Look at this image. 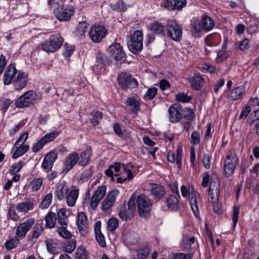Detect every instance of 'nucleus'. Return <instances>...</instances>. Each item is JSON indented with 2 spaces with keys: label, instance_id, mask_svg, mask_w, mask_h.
<instances>
[{
  "label": "nucleus",
  "instance_id": "obj_1",
  "mask_svg": "<svg viewBox=\"0 0 259 259\" xmlns=\"http://www.w3.org/2000/svg\"><path fill=\"white\" fill-rule=\"evenodd\" d=\"M4 83L9 85L13 82L16 90L20 91L24 88L28 82V75L18 71L14 65L8 66L3 76Z\"/></svg>",
  "mask_w": 259,
  "mask_h": 259
},
{
  "label": "nucleus",
  "instance_id": "obj_2",
  "mask_svg": "<svg viewBox=\"0 0 259 259\" xmlns=\"http://www.w3.org/2000/svg\"><path fill=\"white\" fill-rule=\"evenodd\" d=\"M61 0H49L48 5L51 10L53 11L56 17L60 21H67L74 14V9L71 6L62 5Z\"/></svg>",
  "mask_w": 259,
  "mask_h": 259
},
{
  "label": "nucleus",
  "instance_id": "obj_3",
  "mask_svg": "<svg viewBox=\"0 0 259 259\" xmlns=\"http://www.w3.org/2000/svg\"><path fill=\"white\" fill-rule=\"evenodd\" d=\"M138 213L140 217L148 218L151 213L153 201L144 195H139L136 199Z\"/></svg>",
  "mask_w": 259,
  "mask_h": 259
},
{
  "label": "nucleus",
  "instance_id": "obj_4",
  "mask_svg": "<svg viewBox=\"0 0 259 259\" xmlns=\"http://www.w3.org/2000/svg\"><path fill=\"white\" fill-rule=\"evenodd\" d=\"M143 32L136 30L127 37V45L129 50L134 54L140 52L143 49Z\"/></svg>",
  "mask_w": 259,
  "mask_h": 259
},
{
  "label": "nucleus",
  "instance_id": "obj_5",
  "mask_svg": "<svg viewBox=\"0 0 259 259\" xmlns=\"http://www.w3.org/2000/svg\"><path fill=\"white\" fill-rule=\"evenodd\" d=\"M39 99V96L33 91L30 90L24 93L16 100L15 105L20 108L30 107Z\"/></svg>",
  "mask_w": 259,
  "mask_h": 259
},
{
  "label": "nucleus",
  "instance_id": "obj_6",
  "mask_svg": "<svg viewBox=\"0 0 259 259\" xmlns=\"http://www.w3.org/2000/svg\"><path fill=\"white\" fill-rule=\"evenodd\" d=\"M63 40L60 34L51 35L48 40L41 44V49L47 52H54L61 47Z\"/></svg>",
  "mask_w": 259,
  "mask_h": 259
},
{
  "label": "nucleus",
  "instance_id": "obj_7",
  "mask_svg": "<svg viewBox=\"0 0 259 259\" xmlns=\"http://www.w3.org/2000/svg\"><path fill=\"white\" fill-rule=\"evenodd\" d=\"M118 83L121 88L126 91L128 89H134L137 87L138 83L135 78L127 72L123 71L117 76Z\"/></svg>",
  "mask_w": 259,
  "mask_h": 259
},
{
  "label": "nucleus",
  "instance_id": "obj_8",
  "mask_svg": "<svg viewBox=\"0 0 259 259\" xmlns=\"http://www.w3.org/2000/svg\"><path fill=\"white\" fill-rule=\"evenodd\" d=\"M239 162V158L234 153L228 154L224 161V171L226 177L232 175Z\"/></svg>",
  "mask_w": 259,
  "mask_h": 259
},
{
  "label": "nucleus",
  "instance_id": "obj_9",
  "mask_svg": "<svg viewBox=\"0 0 259 259\" xmlns=\"http://www.w3.org/2000/svg\"><path fill=\"white\" fill-rule=\"evenodd\" d=\"M167 35L176 41L180 40L182 35V28L175 21H168L166 25Z\"/></svg>",
  "mask_w": 259,
  "mask_h": 259
},
{
  "label": "nucleus",
  "instance_id": "obj_10",
  "mask_svg": "<svg viewBox=\"0 0 259 259\" xmlns=\"http://www.w3.org/2000/svg\"><path fill=\"white\" fill-rule=\"evenodd\" d=\"M106 34L107 30L104 26L96 25L92 26L89 32L90 37L94 42H99L101 41Z\"/></svg>",
  "mask_w": 259,
  "mask_h": 259
},
{
  "label": "nucleus",
  "instance_id": "obj_11",
  "mask_svg": "<svg viewBox=\"0 0 259 259\" xmlns=\"http://www.w3.org/2000/svg\"><path fill=\"white\" fill-rule=\"evenodd\" d=\"M109 51L110 56L116 61H119L121 63L126 61V55L119 44L115 43L111 45L109 47Z\"/></svg>",
  "mask_w": 259,
  "mask_h": 259
},
{
  "label": "nucleus",
  "instance_id": "obj_12",
  "mask_svg": "<svg viewBox=\"0 0 259 259\" xmlns=\"http://www.w3.org/2000/svg\"><path fill=\"white\" fill-rule=\"evenodd\" d=\"M34 222L35 220L34 218H30L27 219L17 227L16 230V235L19 237V238L23 239L25 238L27 232L34 225Z\"/></svg>",
  "mask_w": 259,
  "mask_h": 259
},
{
  "label": "nucleus",
  "instance_id": "obj_13",
  "mask_svg": "<svg viewBox=\"0 0 259 259\" xmlns=\"http://www.w3.org/2000/svg\"><path fill=\"white\" fill-rule=\"evenodd\" d=\"M106 192V187L101 186L98 187L95 191L90 201V207L93 210H95L100 201L105 196Z\"/></svg>",
  "mask_w": 259,
  "mask_h": 259
},
{
  "label": "nucleus",
  "instance_id": "obj_14",
  "mask_svg": "<svg viewBox=\"0 0 259 259\" xmlns=\"http://www.w3.org/2000/svg\"><path fill=\"white\" fill-rule=\"evenodd\" d=\"M183 109L179 104H174L168 109L169 121L171 122H178L180 121L183 117Z\"/></svg>",
  "mask_w": 259,
  "mask_h": 259
},
{
  "label": "nucleus",
  "instance_id": "obj_15",
  "mask_svg": "<svg viewBox=\"0 0 259 259\" xmlns=\"http://www.w3.org/2000/svg\"><path fill=\"white\" fill-rule=\"evenodd\" d=\"M189 200L190 201L191 208L195 214L198 217L199 215V205L201 204V197L199 193L192 190L190 192L189 190V194L188 195Z\"/></svg>",
  "mask_w": 259,
  "mask_h": 259
},
{
  "label": "nucleus",
  "instance_id": "obj_16",
  "mask_svg": "<svg viewBox=\"0 0 259 259\" xmlns=\"http://www.w3.org/2000/svg\"><path fill=\"white\" fill-rule=\"evenodd\" d=\"M148 191L150 192V195L157 200L162 198L165 193L163 187L156 183L149 184Z\"/></svg>",
  "mask_w": 259,
  "mask_h": 259
},
{
  "label": "nucleus",
  "instance_id": "obj_17",
  "mask_svg": "<svg viewBox=\"0 0 259 259\" xmlns=\"http://www.w3.org/2000/svg\"><path fill=\"white\" fill-rule=\"evenodd\" d=\"M119 194V191L114 189L111 191L102 202L101 209L103 211H107L112 207L115 202L116 196Z\"/></svg>",
  "mask_w": 259,
  "mask_h": 259
},
{
  "label": "nucleus",
  "instance_id": "obj_18",
  "mask_svg": "<svg viewBox=\"0 0 259 259\" xmlns=\"http://www.w3.org/2000/svg\"><path fill=\"white\" fill-rule=\"evenodd\" d=\"M57 156L55 153L50 152L45 156L41 167L46 172L51 170Z\"/></svg>",
  "mask_w": 259,
  "mask_h": 259
},
{
  "label": "nucleus",
  "instance_id": "obj_19",
  "mask_svg": "<svg viewBox=\"0 0 259 259\" xmlns=\"http://www.w3.org/2000/svg\"><path fill=\"white\" fill-rule=\"evenodd\" d=\"M220 189V181L218 178L216 177L215 179H211L209 188V194L211 195V199L218 200Z\"/></svg>",
  "mask_w": 259,
  "mask_h": 259
},
{
  "label": "nucleus",
  "instance_id": "obj_20",
  "mask_svg": "<svg viewBox=\"0 0 259 259\" xmlns=\"http://www.w3.org/2000/svg\"><path fill=\"white\" fill-rule=\"evenodd\" d=\"M79 159V155L76 153H72L65 159L64 164V171L68 172L75 165Z\"/></svg>",
  "mask_w": 259,
  "mask_h": 259
},
{
  "label": "nucleus",
  "instance_id": "obj_21",
  "mask_svg": "<svg viewBox=\"0 0 259 259\" xmlns=\"http://www.w3.org/2000/svg\"><path fill=\"white\" fill-rule=\"evenodd\" d=\"M101 221H98L95 223V233L97 241L99 244L102 247L106 246V243L105 240L104 236L101 232Z\"/></svg>",
  "mask_w": 259,
  "mask_h": 259
},
{
  "label": "nucleus",
  "instance_id": "obj_22",
  "mask_svg": "<svg viewBox=\"0 0 259 259\" xmlns=\"http://www.w3.org/2000/svg\"><path fill=\"white\" fill-rule=\"evenodd\" d=\"M43 223L41 222L39 223L37 222L32 228L29 236V240L31 241H34L36 240L44 231V228L43 227Z\"/></svg>",
  "mask_w": 259,
  "mask_h": 259
},
{
  "label": "nucleus",
  "instance_id": "obj_23",
  "mask_svg": "<svg viewBox=\"0 0 259 259\" xmlns=\"http://www.w3.org/2000/svg\"><path fill=\"white\" fill-rule=\"evenodd\" d=\"M29 149V146L27 144H20L16 145L14 144V147L12 149L13 150L15 149V151L12 155V158L16 159L25 153H26Z\"/></svg>",
  "mask_w": 259,
  "mask_h": 259
},
{
  "label": "nucleus",
  "instance_id": "obj_24",
  "mask_svg": "<svg viewBox=\"0 0 259 259\" xmlns=\"http://www.w3.org/2000/svg\"><path fill=\"white\" fill-rule=\"evenodd\" d=\"M79 190L74 187L71 188L66 195V202L68 206L72 207L74 205L78 197Z\"/></svg>",
  "mask_w": 259,
  "mask_h": 259
},
{
  "label": "nucleus",
  "instance_id": "obj_25",
  "mask_svg": "<svg viewBox=\"0 0 259 259\" xmlns=\"http://www.w3.org/2000/svg\"><path fill=\"white\" fill-rule=\"evenodd\" d=\"M186 4V0H167L166 2V7L170 10H181Z\"/></svg>",
  "mask_w": 259,
  "mask_h": 259
},
{
  "label": "nucleus",
  "instance_id": "obj_26",
  "mask_svg": "<svg viewBox=\"0 0 259 259\" xmlns=\"http://www.w3.org/2000/svg\"><path fill=\"white\" fill-rule=\"evenodd\" d=\"M200 22L203 29L206 31L211 30L215 25L214 20L206 14H204L201 16Z\"/></svg>",
  "mask_w": 259,
  "mask_h": 259
},
{
  "label": "nucleus",
  "instance_id": "obj_27",
  "mask_svg": "<svg viewBox=\"0 0 259 259\" xmlns=\"http://www.w3.org/2000/svg\"><path fill=\"white\" fill-rule=\"evenodd\" d=\"M245 92V88L243 85H240L233 88L228 94L227 97L233 100H236L240 98Z\"/></svg>",
  "mask_w": 259,
  "mask_h": 259
},
{
  "label": "nucleus",
  "instance_id": "obj_28",
  "mask_svg": "<svg viewBox=\"0 0 259 259\" xmlns=\"http://www.w3.org/2000/svg\"><path fill=\"white\" fill-rule=\"evenodd\" d=\"M167 206L171 210L177 211L180 209V205L178 198L174 195H169L166 199Z\"/></svg>",
  "mask_w": 259,
  "mask_h": 259
},
{
  "label": "nucleus",
  "instance_id": "obj_29",
  "mask_svg": "<svg viewBox=\"0 0 259 259\" xmlns=\"http://www.w3.org/2000/svg\"><path fill=\"white\" fill-rule=\"evenodd\" d=\"M71 188H69L65 183L60 184L57 188L56 196L59 200H62L64 198L65 195L67 194Z\"/></svg>",
  "mask_w": 259,
  "mask_h": 259
},
{
  "label": "nucleus",
  "instance_id": "obj_30",
  "mask_svg": "<svg viewBox=\"0 0 259 259\" xmlns=\"http://www.w3.org/2000/svg\"><path fill=\"white\" fill-rule=\"evenodd\" d=\"M110 166L112 167V170H113V172L115 171L117 172L120 171V169H122L123 171L126 175L127 176V178L129 180L132 179L133 178V174L131 170L127 168L126 165L124 164H121L120 163H116L114 165H111Z\"/></svg>",
  "mask_w": 259,
  "mask_h": 259
},
{
  "label": "nucleus",
  "instance_id": "obj_31",
  "mask_svg": "<svg viewBox=\"0 0 259 259\" xmlns=\"http://www.w3.org/2000/svg\"><path fill=\"white\" fill-rule=\"evenodd\" d=\"M126 104L130 107L131 110L133 113L136 114L137 112L140 110V103L133 97L127 98Z\"/></svg>",
  "mask_w": 259,
  "mask_h": 259
},
{
  "label": "nucleus",
  "instance_id": "obj_32",
  "mask_svg": "<svg viewBox=\"0 0 259 259\" xmlns=\"http://www.w3.org/2000/svg\"><path fill=\"white\" fill-rule=\"evenodd\" d=\"M191 31L195 37H199L201 35V30L203 29L200 21H194L191 23Z\"/></svg>",
  "mask_w": 259,
  "mask_h": 259
},
{
  "label": "nucleus",
  "instance_id": "obj_33",
  "mask_svg": "<svg viewBox=\"0 0 259 259\" xmlns=\"http://www.w3.org/2000/svg\"><path fill=\"white\" fill-rule=\"evenodd\" d=\"M195 241V238L194 237H190L188 235H184L181 244V247L183 250L187 251L189 250L191 247V245L194 243Z\"/></svg>",
  "mask_w": 259,
  "mask_h": 259
},
{
  "label": "nucleus",
  "instance_id": "obj_34",
  "mask_svg": "<svg viewBox=\"0 0 259 259\" xmlns=\"http://www.w3.org/2000/svg\"><path fill=\"white\" fill-rule=\"evenodd\" d=\"M204 81V78L199 74H195L190 80V83L192 88L198 90L202 87Z\"/></svg>",
  "mask_w": 259,
  "mask_h": 259
},
{
  "label": "nucleus",
  "instance_id": "obj_35",
  "mask_svg": "<svg viewBox=\"0 0 259 259\" xmlns=\"http://www.w3.org/2000/svg\"><path fill=\"white\" fill-rule=\"evenodd\" d=\"M150 29L156 34L164 36L165 35L164 26L158 21H154L150 24Z\"/></svg>",
  "mask_w": 259,
  "mask_h": 259
},
{
  "label": "nucleus",
  "instance_id": "obj_36",
  "mask_svg": "<svg viewBox=\"0 0 259 259\" xmlns=\"http://www.w3.org/2000/svg\"><path fill=\"white\" fill-rule=\"evenodd\" d=\"M119 216L123 221H127L128 219H131L134 216V213L126 209V205L123 204L121 205L119 212Z\"/></svg>",
  "mask_w": 259,
  "mask_h": 259
},
{
  "label": "nucleus",
  "instance_id": "obj_37",
  "mask_svg": "<svg viewBox=\"0 0 259 259\" xmlns=\"http://www.w3.org/2000/svg\"><path fill=\"white\" fill-rule=\"evenodd\" d=\"M20 239L17 235L15 237L11 238L5 242V248L8 250H11L16 248L20 243Z\"/></svg>",
  "mask_w": 259,
  "mask_h": 259
},
{
  "label": "nucleus",
  "instance_id": "obj_38",
  "mask_svg": "<svg viewBox=\"0 0 259 259\" xmlns=\"http://www.w3.org/2000/svg\"><path fill=\"white\" fill-rule=\"evenodd\" d=\"M46 226L47 228H54L56 225V215L54 212L52 211L48 213L45 217Z\"/></svg>",
  "mask_w": 259,
  "mask_h": 259
},
{
  "label": "nucleus",
  "instance_id": "obj_39",
  "mask_svg": "<svg viewBox=\"0 0 259 259\" xmlns=\"http://www.w3.org/2000/svg\"><path fill=\"white\" fill-rule=\"evenodd\" d=\"M68 223H66L65 225L60 224V226L58 227L57 232L60 236L65 239H69L71 238V233L67 230Z\"/></svg>",
  "mask_w": 259,
  "mask_h": 259
},
{
  "label": "nucleus",
  "instance_id": "obj_40",
  "mask_svg": "<svg viewBox=\"0 0 259 259\" xmlns=\"http://www.w3.org/2000/svg\"><path fill=\"white\" fill-rule=\"evenodd\" d=\"M33 203L29 200L20 202L17 204V210L19 212H26L32 207Z\"/></svg>",
  "mask_w": 259,
  "mask_h": 259
},
{
  "label": "nucleus",
  "instance_id": "obj_41",
  "mask_svg": "<svg viewBox=\"0 0 259 259\" xmlns=\"http://www.w3.org/2000/svg\"><path fill=\"white\" fill-rule=\"evenodd\" d=\"M90 122L93 126L97 125L103 116V113L99 111H93L90 113Z\"/></svg>",
  "mask_w": 259,
  "mask_h": 259
},
{
  "label": "nucleus",
  "instance_id": "obj_42",
  "mask_svg": "<svg viewBox=\"0 0 259 259\" xmlns=\"http://www.w3.org/2000/svg\"><path fill=\"white\" fill-rule=\"evenodd\" d=\"M76 242L75 240H66L63 243L64 250L68 253H71L76 247Z\"/></svg>",
  "mask_w": 259,
  "mask_h": 259
},
{
  "label": "nucleus",
  "instance_id": "obj_43",
  "mask_svg": "<svg viewBox=\"0 0 259 259\" xmlns=\"http://www.w3.org/2000/svg\"><path fill=\"white\" fill-rule=\"evenodd\" d=\"M91 155V148L86 147L83 152L82 153V165H85L88 163L90 160Z\"/></svg>",
  "mask_w": 259,
  "mask_h": 259
},
{
  "label": "nucleus",
  "instance_id": "obj_44",
  "mask_svg": "<svg viewBox=\"0 0 259 259\" xmlns=\"http://www.w3.org/2000/svg\"><path fill=\"white\" fill-rule=\"evenodd\" d=\"M46 246L48 251L52 254H56L58 252V244L52 240L46 241Z\"/></svg>",
  "mask_w": 259,
  "mask_h": 259
},
{
  "label": "nucleus",
  "instance_id": "obj_45",
  "mask_svg": "<svg viewBox=\"0 0 259 259\" xmlns=\"http://www.w3.org/2000/svg\"><path fill=\"white\" fill-rule=\"evenodd\" d=\"M66 210L65 208H61L58 212V222L59 224L65 225L66 223H68L67 215L66 213Z\"/></svg>",
  "mask_w": 259,
  "mask_h": 259
},
{
  "label": "nucleus",
  "instance_id": "obj_46",
  "mask_svg": "<svg viewBox=\"0 0 259 259\" xmlns=\"http://www.w3.org/2000/svg\"><path fill=\"white\" fill-rule=\"evenodd\" d=\"M42 180L40 178H35L32 180L29 185L32 191H37L42 186Z\"/></svg>",
  "mask_w": 259,
  "mask_h": 259
},
{
  "label": "nucleus",
  "instance_id": "obj_47",
  "mask_svg": "<svg viewBox=\"0 0 259 259\" xmlns=\"http://www.w3.org/2000/svg\"><path fill=\"white\" fill-rule=\"evenodd\" d=\"M118 220L115 218H112L107 222V230L113 232L118 227Z\"/></svg>",
  "mask_w": 259,
  "mask_h": 259
},
{
  "label": "nucleus",
  "instance_id": "obj_48",
  "mask_svg": "<svg viewBox=\"0 0 259 259\" xmlns=\"http://www.w3.org/2000/svg\"><path fill=\"white\" fill-rule=\"evenodd\" d=\"M53 198V195L51 193L47 194L42 199L39 207L42 209L48 208L51 203Z\"/></svg>",
  "mask_w": 259,
  "mask_h": 259
},
{
  "label": "nucleus",
  "instance_id": "obj_49",
  "mask_svg": "<svg viewBox=\"0 0 259 259\" xmlns=\"http://www.w3.org/2000/svg\"><path fill=\"white\" fill-rule=\"evenodd\" d=\"M96 61L97 63L101 65H108L109 64L107 57L100 52H98L96 54Z\"/></svg>",
  "mask_w": 259,
  "mask_h": 259
},
{
  "label": "nucleus",
  "instance_id": "obj_50",
  "mask_svg": "<svg viewBox=\"0 0 259 259\" xmlns=\"http://www.w3.org/2000/svg\"><path fill=\"white\" fill-rule=\"evenodd\" d=\"M111 8L114 10L118 12L125 11L126 7L122 1H118L114 4H110Z\"/></svg>",
  "mask_w": 259,
  "mask_h": 259
},
{
  "label": "nucleus",
  "instance_id": "obj_51",
  "mask_svg": "<svg viewBox=\"0 0 259 259\" xmlns=\"http://www.w3.org/2000/svg\"><path fill=\"white\" fill-rule=\"evenodd\" d=\"M59 135V133L57 131L49 133L41 138L42 141L46 144L54 140Z\"/></svg>",
  "mask_w": 259,
  "mask_h": 259
},
{
  "label": "nucleus",
  "instance_id": "obj_52",
  "mask_svg": "<svg viewBox=\"0 0 259 259\" xmlns=\"http://www.w3.org/2000/svg\"><path fill=\"white\" fill-rule=\"evenodd\" d=\"M24 164V163L22 161L14 163L11 166L9 169L10 172L13 175L18 172L23 167Z\"/></svg>",
  "mask_w": 259,
  "mask_h": 259
},
{
  "label": "nucleus",
  "instance_id": "obj_53",
  "mask_svg": "<svg viewBox=\"0 0 259 259\" xmlns=\"http://www.w3.org/2000/svg\"><path fill=\"white\" fill-rule=\"evenodd\" d=\"M176 99L179 102L188 103L191 100L192 98L191 96H188L187 94L182 93L177 95Z\"/></svg>",
  "mask_w": 259,
  "mask_h": 259
},
{
  "label": "nucleus",
  "instance_id": "obj_54",
  "mask_svg": "<svg viewBox=\"0 0 259 259\" xmlns=\"http://www.w3.org/2000/svg\"><path fill=\"white\" fill-rule=\"evenodd\" d=\"M149 252V249L147 247L139 249L137 252V257L139 259H145L148 256Z\"/></svg>",
  "mask_w": 259,
  "mask_h": 259
},
{
  "label": "nucleus",
  "instance_id": "obj_55",
  "mask_svg": "<svg viewBox=\"0 0 259 259\" xmlns=\"http://www.w3.org/2000/svg\"><path fill=\"white\" fill-rule=\"evenodd\" d=\"M229 56V53L226 51H220L218 53V56L216 58L217 63H221L222 61L226 60Z\"/></svg>",
  "mask_w": 259,
  "mask_h": 259
},
{
  "label": "nucleus",
  "instance_id": "obj_56",
  "mask_svg": "<svg viewBox=\"0 0 259 259\" xmlns=\"http://www.w3.org/2000/svg\"><path fill=\"white\" fill-rule=\"evenodd\" d=\"M157 93V89L156 88L153 87L149 89L146 94L145 97L148 99L151 100L154 98Z\"/></svg>",
  "mask_w": 259,
  "mask_h": 259
},
{
  "label": "nucleus",
  "instance_id": "obj_57",
  "mask_svg": "<svg viewBox=\"0 0 259 259\" xmlns=\"http://www.w3.org/2000/svg\"><path fill=\"white\" fill-rule=\"evenodd\" d=\"M200 134L198 131H194L191 136V143L194 145H197L200 143Z\"/></svg>",
  "mask_w": 259,
  "mask_h": 259
},
{
  "label": "nucleus",
  "instance_id": "obj_58",
  "mask_svg": "<svg viewBox=\"0 0 259 259\" xmlns=\"http://www.w3.org/2000/svg\"><path fill=\"white\" fill-rule=\"evenodd\" d=\"M9 215L11 219L16 222L19 219V217L15 211V207L13 206H10L9 209Z\"/></svg>",
  "mask_w": 259,
  "mask_h": 259
},
{
  "label": "nucleus",
  "instance_id": "obj_59",
  "mask_svg": "<svg viewBox=\"0 0 259 259\" xmlns=\"http://www.w3.org/2000/svg\"><path fill=\"white\" fill-rule=\"evenodd\" d=\"M211 156L204 153L203 155V163L205 168L209 169L211 166Z\"/></svg>",
  "mask_w": 259,
  "mask_h": 259
},
{
  "label": "nucleus",
  "instance_id": "obj_60",
  "mask_svg": "<svg viewBox=\"0 0 259 259\" xmlns=\"http://www.w3.org/2000/svg\"><path fill=\"white\" fill-rule=\"evenodd\" d=\"M174 259H192V254H186L184 253H173Z\"/></svg>",
  "mask_w": 259,
  "mask_h": 259
},
{
  "label": "nucleus",
  "instance_id": "obj_61",
  "mask_svg": "<svg viewBox=\"0 0 259 259\" xmlns=\"http://www.w3.org/2000/svg\"><path fill=\"white\" fill-rule=\"evenodd\" d=\"M138 239V235L135 232L130 233L127 237V240L133 244L137 243Z\"/></svg>",
  "mask_w": 259,
  "mask_h": 259
},
{
  "label": "nucleus",
  "instance_id": "obj_62",
  "mask_svg": "<svg viewBox=\"0 0 259 259\" xmlns=\"http://www.w3.org/2000/svg\"><path fill=\"white\" fill-rule=\"evenodd\" d=\"M135 200L136 198L134 197V195H133L130 198L127 203L128 209L133 213H134L136 210Z\"/></svg>",
  "mask_w": 259,
  "mask_h": 259
},
{
  "label": "nucleus",
  "instance_id": "obj_63",
  "mask_svg": "<svg viewBox=\"0 0 259 259\" xmlns=\"http://www.w3.org/2000/svg\"><path fill=\"white\" fill-rule=\"evenodd\" d=\"M28 138V134L27 132H24L22 133L20 137H19L18 139L16 141V145L20 144H25V142L27 140V139Z\"/></svg>",
  "mask_w": 259,
  "mask_h": 259
},
{
  "label": "nucleus",
  "instance_id": "obj_64",
  "mask_svg": "<svg viewBox=\"0 0 259 259\" xmlns=\"http://www.w3.org/2000/svg\"><path fill=\"white\" fill-rule=\"evenodd\" d=\"M46 144L41 138L33 147L32 151L34 153L38 152Z\"/></svg>",
  "mask_w": 259,
  "mask_h": 259
}]
</instances>
